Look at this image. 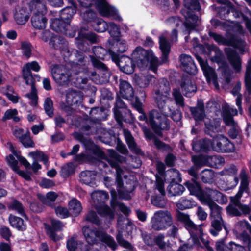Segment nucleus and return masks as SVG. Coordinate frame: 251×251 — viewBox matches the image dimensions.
<instances>
[{"mask_svg":"<svg viewBox=\"0 0 251 251\" xmlns=\"http://www.w3.org/2000/svg\"><path fill=\"white\" fill-rule=\"evenodd\" d=\"M197 198L202 204L209 206L211 211L212 226L217 231H220L223 226L221 216V209L214 201L224 202L226 201V198L221 193L209 188L202 190Z\"/></svg>","mask_w":251,"mask_h":251,"instance_id":"nucleus-1","label":"nucleus"},{"mask_svg":"<svg viewBox=\"0 0 251 251\" xmlns=\"http://www.w3.org/2000/svg\"><path fill=\"white\" fill-rule=\"evenodd\" d=\"M170 116L173 120L177 121L181 119V115L179 112H173L168 107L163 105V108L159 110H152L150 113L149 121L152 129L156 133H159L160 130L168 127L167 117Z\"/></svg>","mask_w":251,"mask_h":251,"instance_id":"nucleus-2","label":"nucleus"},{"mask_svg":"<svg viewBox=\"0 0 251 251\" xmlns=\"http://www.w3.org/2000/svg\"><path fill=\"white\" fill-rule=\"evenodd\" d=\"M210 147L213 150L220 152H231L234 150L233 144L222 135H219L214 137L212 142L204 140L193 145V149L196 151H205L208 150Z\"/></svg>","mask_w":251,"mask_h":251,"instance_id":"nucleus-3","label":"nucleus"},{"mask_svg":"<svg viewBox=\"0 0 251 251\" xmlns=\"http://www.w3.org/2000/svg\"><path fill=\"white\" fill-rule=\"evenodd\" d=\"M132 57V60L136 62L139 68H144L149 63L150 69L153 72H156L159 63L151 51H147L141 47H137L133 51Z\"/></svg>","mask_w":251,"mask_h":251,"instance_id":"nucleus-4","label":"nucleus"},{"mask_svg":"<svg viewBox=\"0 0 251 251\" xmlns=\"http://www.w3.org/2000/svg\"><path fill=\"white\" fill-rule=\"evenodd\" d=\"M78 67V66L73 67L71 70V73L62 66H54L51 70V74L54 80L60 85H63L68 82L72 81L73 83L80 84L81 83L85 84L87 81L86 78H82L80 75L75 78L76 81H73L74 75H72V72H74L75 68Z\"/></svg>","mask_w":251,"mask_h":251,"instance_id":"nucleus-5","label":"nucleus"},{"mask_svg":"<svg viewBox=\"0 0 251 251\" xmlns=\"http://www.w3.org/2000/svg\"><path fill=\"white\" fill-rule=\"evenodd\" d=\"M176 217L178 220L183 222L186 228L190 231L191 236L195 243H200L201 241L205 246L208 251H213L208 246V242L204 240L202 236V231L201 226H197L194 224L190 220L189 215L186 213L178 212Z\"/></svg>","mask_w":251,"mask_h":251,"instance_id":"nucleus-6","label":"nucleus"},{"mask_svg":"<svg viewBox=\"0 0 251 251\" xmlns=\"http://www.w3.org/2000/svg\"><path fill=\"white\" fill-rule=\"evenodd\" d=\"M76 11V6L74 4H73L72 6L64 8L60 13V19H55L52 21L51 28L56 32H61L70 37H73L75 33L74 32L71 34L67 33L66 27Z\"/></svg>","mask_w":251,"mask_h":251,"instance_id":"nucleus-7","label":"nucleus"},{"mask_svg":"<svg viewBox=\"0 0 251 251\" xmlns=\"http://www.w3.org/2000/svg\"><path fill=\"white\" fill-rule=\"evenodd\" d=\"M40 66L36 61H32L25 64L23 67L22 74L24 79L27 85L31 86V92L26 96L31 100V104L35 106L37 104V95L35 88L33 78L31 71L38 72Z\"/></svg>","mask_w":251,"mask_h":251,"instance_id":"nucleus-8","label":"nucleus"},{"mask_svg":"<svg viewBox=\"0 0 251 251\" xmlns=\"http://www.w3.org/2000/svg\"><path fill=\"white\" fill-rule=\"evenodd\" d=\"M29 7L30 10L33 13L31 19L33 26L38 29L45 28L47 19L43 14L46 10L43 0H32Z\"/></svg>","mask_w":251,"mask_h":251,"instance_id":"nucleus-9","label":"nucleus"},{"mask_svg":"<svg viewBox=\"0 0 251 251\" xmlns=\"http://www.w3.org/2000/svg\"><path fill=\"white\" fill-rule=\"evenodd\" d=\"M83 234L87 242L90 244H97L100 241L105 243L109 247L114 250L116 244L113 239L102 232H98L87 226L82 228Z\"/></svg>","mask_w":251,"mask_h":251,"instance_id":"nucleus-10","label":"nucleus"},{"mask_svg":"<svg viewBox=\"0 0 251 251\" xmlns=\"http://www.w3.org/2000/svg\"><path fill=\"white\" fill-rule=\"evenodd\" d=\"M91 197L94 202L96 203V209L100 215L108 217L110 219L114 218L113 211L104 204L105 201L108 199V195L106 192L96 191L92 193Z\"/></svg>","mask_w":251,"mask_h":251,"instance_id":"nucleus-11","label":"nucleus"},{"mask_svg":"<svg viewBox=\"0 0 251 251\" xmlns=\"http://www.w3.org/2000/svg\"><path fill=\"white\" fill-rule=\"evenodd\" d=\"M170 90L168 81L165 79H160L154 88L153 95L158 109L163 108V105H165L166 102L168 101Z\"/></svg>","mask_w":251,"mask_h":251,"instance_id":"nucleus-12","label":"nucleus"},{"mask_svg":"<svg viewBox=\"0 0 251 251\" xmlns=\"http://www.w3.org/2000/svg\"><path fill=\"white\" fill-rule=\"evenodd\" d=\"M241 178V186L237 194L234 197L230 198L231 202L242 211L243 213H247L249 212V207L243 205L240 202V199L243 192L249 194L248 177L245 170L243 169L240 173Z\"/></svg>","mask_w":251,"mask_h":251,"instance_id":"nucleus-13","label":"nucleus"},{"mask_svg":"<svg viewBox=\"0 0 251 251\" xmlns=\"http://www.w3.org/2000/svg\"><path fill=\"white\" fill-rule=\"evenodd\" d=\"M172 222V218L169 211L159 210L154 213L152 218V227L155 230H162L169 226Z\"/></svg>","mask_w":251,"mask_h":251,"instance_id":"nucleus-14","label":"nucleus"},{"mask_svg":"<svg viewBox=\"0 0 251 251\" xmlns=\"http://www.w3.org/2000/svg\"><path fill=\"white\" fill-rule=\"evenodd\" d=\"M63 226L64 225L61 222L54 219L51 220L50 226L45 225L47 233L54 241H57L62 238V236L57 234L56 232L61 230Z\"/></svg>","mask_w":251,"mask_h":251,"instance_id":"nucleus-15","label":"nucleus"},{"mask_svg":"<svg viewBox=\"0 0 251 251\" xmlns=\"http://www.w3.org/2000/svg\"><path fill=\"white\" fill-rule=\"evenodd\" d=\"M197 59L199 61L204 75L208 82H212L216 88H218V84L216 81V75L213 69L207 65V63L204 62L199 56H197Z\"/></svg>","mask_w":251,"mask_h":251,"instance_id":"nucleus-16","label":"nucleus"},{"mask_svg":"<svg viewBox=\"0 0 251 251\" xmlns=\"http://www.w3.org/2000/svg\"><path fill=\"white\" fill-rule=\"evenodd\" d=\"M82 95L80 93L70 90L66 92L65 101L67 105L64 104L61 107L64 110H67L71 105L81 102L82 100Z\"/></svg>","mask_w":251,"mask_h":251,"instance_id":"nucleus-17","label":"nucleus"},{"mask_svg":"<svg viewBox=\"0 0 251 251\" xmlns=\"http://www.w3.org/2000/svg\"><path fill=\"white\" fill-rule=\"evenodd\" d=\"M180 61L183 66V69L191 75L197 73V67L191 56L183 54L180 57Z\"/></svg>","mask_w":251,"mask_h":251,"instance_id":"nucleus-18","label":"nucleus"},{"mask_svg":"<svg viewBox=\"0 0 251 251\" xmlns=\"http://www.w3.org/2000/svg\"><path fill=\"white\" fill-rule=\"evenodd\" d=\"M133 61L128 57L122 56L117 63L122 71L129 74L134 71L135 66L133 64Z\"/></svg>","mask_w":251,"mask_h":251,"instance_id":"nucleus-19","label":"nucleus"},{"mask_svg":"<svg viewBox=\"0 0 251 251\" xmlns=\"http://www.w3.org/2000/svg\"><path fill=\"white\" fill-rule=\"evenodd\" d=\"M29 11L26 7H18L14 14V19L19 25H24L28 21Z\"/></svg>","mask_w":251,"mask_h":251,"instance_id":"nucleus-20","label":"nucleus"},{"mask_svg":"<svg viewBox=\"0 0 251 251\" xmlns=\"http://www.w3.org/2000/svg\"><path fill=\"white\" fill-rule=\"evenodd\" d=\"M210 35L219 44L231 45L233 47L239 49H241V47L244 45V42L241 40H236L234 39L231 40H227L223 38L221 35L217 34L215 33H211Z\"/></svg>","mask_w":251,"mask_h":251,"instance_id":"nucleus-21","label":"nucleus"},{"mask_svg":"<svg viewBox=\"0 0 251 251\" xmlns=\"http://www.w3.org/2000/svg\"><path fill=\"white\" fill-rule=\"evenodd\" d=\"M205 125V132L211 136H214L215 134L220 131V122L218 120L211 121L208 118L204 119Z\"/></svg>","mask_w":251,"mask_h":251,"instance_id":"nucleus-22","label":"nucleus"},{"mask_svg":"<svg viewBox=\"0 0 251 251\" xmlns=\"http://www.w3.org/2000/svg\"><path fill=\"white\" fill-rule=\"evenodd\" d=\"M120 93L121 96L127 100L133 97V90L131 86L126 81H121L120 85Z\"/></svg>","mask_w":251,"mask_h":251,"instance_id":"nucleus-23","label":"nucleus"},{"mask_svg":"<svg viewBox=\"0 0 251 251\" xmlns=\"http://www.w3.org/2000/svg\"><path fill=\"white\" fill-rule=\"evenodd\" d=\"M159 45L162 53V62H165L167 60L171 47L170 43L167 41L165 35L163 34L159 37Z\"/></svg>","mask_w":251,"mask_h":251,"instance_id":"nucleus-24","label":"nucleus"},{"mask_svg":"<svg viewBox=\"0 0 251 251\" xmlns=\"http://www.w3.org/2000/svg\"><path fill=\"white\" fill-rule=\"evenodd\" d=\"M226 52L229 60L234 69L236 71H239L241 69V62L240 58L236 52L228 49H226Z\"/></svg>","mask_w":251,"mask_h":251,"instance_id":"nucleus-25","label":"nucleus"},{"mask_svg":"<svg viewBox=\"0 0 251 251\" xmlns=\"http://www.w3.org/2000/svg\"><path fill=\"white\" fill-rule=\"evenodd\" d=\"M80 4L81 5L82 8L80 9V13L83 18L87 21H92L96 16V14L92 11H90L86 9L89 6L92 5L93 3L87 4L84 1H79Z\"/></svg>","mask_w":251,"mask_h":251,"instance_id":"nucleus-26","label":"nucleus"},{"mask_svg":"<svg viewBox=\"0 0 251 251\" xmlns=\"http://www.w3.org/2000/svg\"><path fill=\"white\" fill-rule=\"evenodd\" d=\"M181 87L183 92L186 96L190 97L191 94L195 93L196 90V86L193 84L189 78L185 79L181 83Z\"/></svg>","mask_w":251,"mask_h":251,"instance_id":"nucleus-27","label":"nucleus"},{"mask_svg":"<svg viewBox=\"0 0 251 251\" xmlns=\"http://www.w3.org/2000/svg\"><path fill=\"white\" fill-rule=\"evenodd\" d=\"M191 111L196 121H201L204 118L203 103L201 101H199L196 107L191 108Z\"/></svg>","mask_w":251,"mask_h":251,"instance_id":"nucleus-28","label":"nucleus"},{"mask_svg":"<svg viewBox=\"0 0 251 251\" xmlns=\"http://www.w3.org/2000/svg\"><path fill=\"white\" fill-rule=\"evenodd\" d=\"M185 17L186 18L185 25L188 29H193L198 25L199 22L198 16L188 12L186 15H185Z\"/></svg>","mask_w":251,"mask_h":251,"instance_id":"nucleus-29","label":"nucleus"},{"mask_svg":"<svg viewBox=\"0 0 251 251\" xmlns=\"http://www.w3.org/2000/svg\"><path fill=\"white\" fill-rule=\"evenodd\" d=\"M69 211L74 216H77L81 211L82 207L80 202L76 199H72L69 203Z\"/></svg>","mask_w":251,"mask_h":251,"instance_id":"nucleus-30","label":"nucleus"},{"mask_svg":"<svg viewBox=\"0 0 251 251\" xmlns=\"http://www.w3.org/2000/svg\"><path fill=\"white\" fill-rule=\"evenodd\" d=\"M96 177L95 174L92 171L82 172L80 175V180L87 185L93 184Z\"/></svg>","mask_w":251,"mask_h":251,"instance_id":"nucleus-31","label":"nucleus"},{"mask_svg":"<svg viewBox=\"0 0 251 251\" xmlns=\"http://www.w3.org/2000/svg\"><path fill=\"white\" fill-rule=\"evenodd\" d=\"M38 197L40 201L44 204L51 206L57 197V195L54 192H49L47 193L46 196L41 194H38Z\"/></svg>","mask_w":251,"mask_h":251,"instance_id":"nucleus-32","label":"nucleus"},{"mask_svg":"<svg viewBox=\"0 0 251 251\" xmlns=\"http://www.w3.org/2000/svg\"><path fill=\"white\" fill-rule=\"evenodd\" d=\"M223 242H218L216 244V248L218 251H245L244 247L235 244L233 242H230L229 246L231 247L230 249H223L221 246L223 247Z\"/></svg>","mask_w":251,"mask_h":251,"instance_id":"nucleus-33","label":"nucleus"},{"mask_svg":"<svg viewBox=\"0 0 251 251\" xmlns=\"http://www.w3.org/2000/svg\"><path fill=\"white\" fill-rule=\"evenodd\" d=\"M184 187L178 183L172 182L168 186V191L172 196L180 195L184 191Z\"/></svg>","mask_w":251,"mask_h":251,"instance_id":"nucleus-34","label":"nucleus"},{"mask_svg":"<svg viewBox=\"0 0 251 251\" xmlns=\"http://www.w3.org/2000/svg\"><path fill=\"white\" fill-rule=\"evenodd\" d=\"M206 160L204 163L211 167L216 168L222 166L225 161L224 158L220 156H208L206 157Z\"/></svg>","mask_w":251,"mask_h":251,"instance_id":"nucleus-35","label":"nucleus"},{"mask_svg":"<svg viewBox=\"0 0 251 251\" xmlns=\"http://www.w3.org/2000/svg\"><path fill=\"white\" fill-rule=\"evenodd\" d=\"M9 221L11 226L18 230H23L26 228V225L24 223L23 220L20 218L10 215Z\"/></svg>","mask_w":251,"mask_h":251,"instance_id":"nucleus-36","label":"nucleus"},{"mask_svg":"<svg viewBox=\"0 0 251 251\" xmlns=\"http://www.w3.org/2000/svg\"><path fill=\"white\" fill-rule=\"evenodd\" d=\"M124 134L129 148L134 152L140 153V150L137 147L133 138L128 130L124 129Z\"/></svg>","mask_w":251,"mask_h":251,"instance_id":"nucleus-37","label":"nucleus"},{"mask_svg":"<svg viewBox=\"0 0 251 251\" xmlns=\"http://www.w3.org/2000/svg\"><path fill=\"white\" fill-rule=\"evenodd\" d=\"M245 84L246 93L248 95L251 93V61H250L247 66L245 76Z\"/></svg>","mask_w":251,"mask_h":251,"instance_id":"nucleus-38","label":"nucleus"},{"mask_svg":"<svg viewBox=\"0 0 251 251\" xmlns=\"http://www.w3.org/2000/svg\"><path fill=\"white\" fill-rule=\"evenodd\" d=\"M111 194L112 196V201H111V206L113 208H115L118 207L119 209L125 215H128L130 211L128 208L124 205L123 203H118L114 199V197L116 194V192L114 190L111 191Z\"/></svg>","mask_w":251,"mask_h":251,"instance_id":"nucleus-39","label":"nucleus"},{"mask_svg":"<svg viewBox=\"0 0 251 251\" xmlns=\"http://www.w3.org/2000/svg\"><path fill=\"white\" fill-rule=\"evenodd\" d=\"M185 185L190 191V194L196 196L197 197H198V195L200 194L202 191L199 184L193 180L191 182H187Z\"/></svg>","mask_w":251,"mask_h":251,"instance_id":"nucleus-40","label":"nucleus"},{"mask_svg":"<svg viewBox=\"0 0 251 251\" xmlns=\"http://www.w3.org/2000/svg\"><path fill=\"white\" fill-rule=\"evenodd\" d=\"M78 38L80 39H87L92 43H95L97 41L96 34L87 31L85 28H81L78 33Z\"/></svg>","mask_w":251,"mask_h":251,"instance_id":"nucleus-41","label":"nucleus"},{"mask_svg":"<svg viewBox=\"0 0 251 251\" xmlns=\"http://www.w3.org/2000/svg\"><path fill=\"white\" fill-rule=\"evenodd\" d=\"M7 147L9 148L13 154L17 157V159L21 164H22L26 168L30 167L29 163L25 158L20 155V152H18L14 149L13 146L11 143H7Z\"/></svg>","mask_w":251,"mask_h":251,"instance_id":"nucleus-42","label":"nucleus"},{"mask_svg":"<svg viewBox=\"0 0 251 251\" xmlns=\"http://www.w3.org/2000/svg\"><path fill=\"white\" fill-rule=\"evenodd\" d=\"M241 83H237L234 87L233 88L232 93L234 95H236L237 98L236 99V105L238 107L240 112L241 114L242 113V109L241 108V103H242V98H241V95L239 94V91L241 90Z\"/></svg>","mask_w":251,"mask_h":251,"instance_id":"nucleus-43","label":"nucleus"},{"mask_svg":"<svg viewBox=\"0 0 251 251\" xmlns=\"http://www.w3.org/2000/svg\"><path fill=\"white\" fill-rule=\"evenodd\" d=\"M195 205L196 203L194 201L186 200L184 198H181L177 203V207L181 209L190 208Z\"/></svg>","mask_w":251,"mask_h":251,"instance_id":"nucleus-44","label":"nucleus"},{"mask_svg":"<svg viewBox=\"0 0 251 251\" xmlns=\"http://www.w3.org/2000/svg\"><path fill=\"white\" fill-rule=\"evenodd\" d=\"M92 25L95 30L100 32L105 31L108 27L107 24L101 19L96 20Z\"/></svg>","mask_w":251,"mask_h":251,"instance_id":"nucleus-45","label":"nucleus"},{"mask_svg":"<svg viewBox=\"0 0 251 251\" xmlns=\"http://www.w3.org/2000/svg\"><path fill=\"white\" fill-rule=\"evenodd\" d=\"M28 155L31 157L36 162L40 161L46 164L48 161L47 156L43 152L39 151L31 152L29 153Z\"/></svg>","mask_w":251,"mask_h":251,"instance_id":"nucleus-46","label":"nucleus"},{"mask_svg":"<svg viewBox=\"0 0 251 251\" xmlns=\"http://www.w3.org/2000/svg\"><path fill=\"white\" fill-rule=\"evenodd\" d=\"M20 142L26 148L33 147L34 143L30 137V132L27 130L24 134V137L21 138Z\"/></svg>","mask_w":251,"mask_h":251,"instance_id":"nucleus-47","label":"nucleus"},{"mask_svg":"<svg viewBox=\"0 0 251 251\" xmlns=\"http://www.w3.org/2000/svg\"><path fill=\"white\" fill-rule=\"evenodd\" d=\"M21 49L23 55L27 58H28L31 53V47L30 44L27 42H22Z\"/></svg>","mask_w":251,"mask_h":251,"instance_id":"nucleus-48","label":"nucleus"},{"mask_svg":"<svg viewBox=\"0 0 251 251\" xmlns=\"http://www.w3.org/2000/svg\"><path fill=\"white\" fill-rule=\"evenodd\" d=\"M153 205L159 208H164L166 205V201L162 197H154L151 198Z\"/></svg>","mask_w":251,"mask_h":251,"instance_id":"nucleus-49","label":"nucleus"},{"mask_svg":"<svg viewBox=\"0 0 251 251\" xmlns=\"http://www.w3.org/2000/svg\"><path fill=\"white\" fill-rule=\"evenodd\" d=\"M109 163L112 167L115 168L116 169V172H117V185H118V187H120L121 186V185L122 184L121 181V175H122L123 171L121 169V168L119 166L117 162H112L111 161H109Z\"/></svg>","mask_w":251,"mask_h":251,"instance_id":"nucleus-50","label":"nucleus"},{"mask_svg":"<svg viewBox=\"0 0 251 251\" xmlns=\"http://www.w3.org/2000/svg\"><path fill=\"white\" fill-rule=\"evenodd\" d=\"M185 5L189 10L199 11L200 9L197 0H185Z\"/></svg>","mask_w":251,"mask_h":251,"instance_id":"nucleus-51","label":"nucleus"},{"mask_svg":"<svg viewBox=\"0 0 251 251\" xmlns=\"http://www.w3.org/2000/svg\"><path fill=\"white\" fill-rule=\"evenodd\" d=\"M9 208L17 212L21 215H24V210L22 205L17 201H13L9 205Z\"/></svg>","mask_w":251,"mask_h":251,"instance_id":"nucleus-52","label":"nucleus"},{"mask_svg":"<svg viewBox=\"0 0 251 251\" xmlns=\"http://www.w3.org/2000/svg\"><path fill=\"white\" fill-rule=\"evenodd\" d=\"M108 29L110 35L114 37H117L120 35V30L119 27L113 23L109 24Z\"/></svg>","mask_w":251,"mask_h":251,"instance_id":"nucleus-53","label":"nucleus"},{"mask_svg":"<svg viewBox=\"0 0 251 251\" xmlns=\"http://www.w3.org/2000/svg\"><path fill=\"white\" fill-rule=\"evenodd\" d=\"M52 105V101L49 98L46 99L44 103V108L46 113L49 116H51L53 114Z\"/></svg>","mask_w":251,"mask_h":251,"instance_id":"nucleus-54","label":"nucleus"},{"mask_svg":"<svg viewBox=\"0 0 251 251\" xmlns=\"http://www.w3.org/2000/svg\"><path fill=\"white\" fill-rule=\"evenodd\" d=\"M173 95L176 101V104L177 105L183 106L184 104V100L179 91L176 89H174Z\"/></svg>","mask_w":251,"mask_h":251,"instance_id":"nucleus-55","label":"nucleus"},{"mask_svg":"<svg viewBox=\"0 0 251 251\" xmlns=\"http://www.w3.org/2000/svg\"><path fill=\"white\" fill-rule=\"evenodd\" d=\"M17 113V111L15 109L7 110L5 112L3 118L4 120L13 118L14 121H18L19 118L16 116Z\"/></svg>","mask_w":251,"mask_h":251,"instance_id":"nucleus-56","label":"nucleus"},{"mask_svg":"<svg viewBox=\"0 0 251 251\" xmlns=\"http://www.w3.org/2000/svg\"><path fill=\"white\" fill-rule=\"evenodd\" d=\"M135 107L136 108V109L138 110V111L141 113V114L139 116V120H141V121H144V120H146L147 123H148L149 124H150V125L152 127V126H151L150 123V121H149V116H148V118H147L146 115L143 112V109L142 108V107H141V105L140 103H137L135 105H134ZM152 110H151V111L150 112V113H149V115H150V113L152 111Z\"/></svg>","mask_w":251,"mask_h":251,"instance_id":"nucleus-57","label":"nucleus"},{"mask_svg":"<svg viewBox=\"0 0 251 251\" xmlns=\"http://www.w3.org/2000/svg\"><path fill=\"white\" fill-rule=\"evenodd\" d=\"M156 189H158L159 192L162 195H164L165 194V190L164 188V182L161 177H160L156 175Z\"/></svg>","mask_w":251,"mask_h":251,"instance_id":"nucleus-58","label":"nucleus"},{"mask_svg":"<svg viewBox=\"0 0 251 251\" xmlns=\"http://www.w3.org/2000/svg\"><path fill=\"white\" fill-rule=\"evenodd\" d=\"M55 212L56 215L61 218H65L69 216V212L68 210L64 207H57L55 209Z\"/></svg>","mask_w":251,"mask_h":251,"instance_id":"nucleus-59","label":"nucleus"},{"mask_svg":"<svg viewBox=\"0 0 251 251\" xmlns=\"http://www.w3.org/2000/svg\"><path fill=\"white\" fill-rule=\"evenodd\" d=\"M7 161L9 164V165L11 166V167L12 168V169L14 171H18V162L17 160H16L13 156V155H9L7 157Z\"/></svg>","mask_w":251,"mask_h":251,"instance_id":"nucleus-60","label":"nucleus"},{"mask_svg":"<svg viewBox=\"0 0 251 251\" xmlns=\"http://www.w3.org/2000/svg\"><path fill=\"white\" fill-rule=\"evenodd\" d=\"M155 81V78L152 75H148L144 77L141 86L146 87L149 86L150 84H152Z\"/></svg>","mask_w":251,"mask_h":251,"instance_id":"nucleus-61","label":"nucleus"},{"mask_svg":"<svg viewBox=\"0 0 251 251\" xmlns=\"http://www.w3.org/2000/svg\"><path fill=\"white\" fill-rule=\"evenodd\" d=\"M223 118L225 123L228 126H235V123L233 121L232 116L228 115L227 112L223 113Z\"/></svg>","mask_w":251,"mask_h":251,"instance_id":"nucleus-62","label":"nucleus"},{"mask_svg":"<svg viewBox=\"0 0 251 251\" xmlns=\"http://www.w3.org/2000/svg\"><path fill=\"white\" fill-rule=\"evenodd\" d=\"M236 227L241 230H243L244 228H247L250 230L251 232V226L246 221L243 220L238 222L236 224Z\"/></svg>","mask_w":251,"mask_h":251,"instance_id":"nucleus-63","label":"nucleus"},{"mask_svg":"<svg viewBox=\"0 0 251 251\" xmlns=\"http://www.w3.org/2000/svg\"><path fill=\"white\" fill-rule=\"evenodd\" d=\"M40 185L43 188H50L53 186L54 185V183L51 180L44 178L41 181Z\"/></svg>","mask_w":251,"mask_h":251,"instance_id":"nucleus-64","label":"nucleus"}]
</instances>
